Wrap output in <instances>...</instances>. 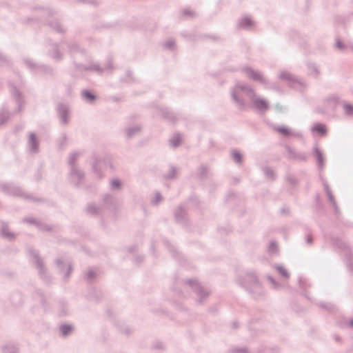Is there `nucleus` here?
I'll return each mask as SVG.
<instances>
[{
	"label": "nucleus",
	"instance_id": "obj_16",
	"mask_svg": "<svg viewBox=\"0 0 353 353\" xmlns=\"http://www.w3.org/2000/svg\"><path fill=\"white\" fill-rule=\"evenodd\" d=\"M278 131L283 133V134H287L289 133V130L287 128H280L278 129Z\"/></svg>",
	"mask_w": 353,
	"mask_h": 353
},
{
	"label": "nucleus",
	"instance_id": "obj_20",
	"mask_svg": "<svg viewBox=\"0 0 353 353\" xmlns=\"http://www.w3.org/2000/svg\"><path fill=\"white\" fill-rule=\"evenodd\" d=\"M350 325L353 327V319L352 321H350Z\"/></svg>",
	"mask_w": 353,
	"mask_h": 353
},
{
	"label": "nucleus",
	"instance_id": "obj_9",
	"mask_svg": "<svg viewBox=\"0 0 353 353\" xmlns=\"http://www.w3.org/2000/svg\"><path fill=\"white\" fill-rule=\"evenodd\" d=\"M61 269L60 270L61 272L64 274L65 277H68L70 274L72 272V269L71 266H61Z\"/></svg>",
	"mask_w": 353,
	"mask_h": 353
},
{
	"label": "nucleus",
	"instance_id": "obj_14",
	"mask_svg": "<svg viewBox=\"0 0 353 353\" xmlns=\"http://www.w3.org/2000/svg\"><path fill=\"white\" fill-rule=\"evenodd\" d=\"M233 158L234 159V161H236V162H241V156L239 153L236 152H233Z\"/></svg>",
	"mask_w": 353,
	"mask_h": 353
},
{
	"label": "nucleus",
	"instance_id": "obj_7",
	"mask_svg": "<svg viewBox=\"0 0 353 353\" xmlns=\"http://www.w3.org/2000/svg\"><path fill=\"white\" fill-rule=\"evenodd\" d=\"M97 276V272L94 270H89L86 274V279L89 281H94Z\"/></svg>",
	"mask_w": 353,
	"mask_h": 353
},
{
	"label": "nucleus",
	"instance_id": "obj_8",
	"mask_svg": "<svg viewBox=\"0 0 353 353\" xmlns=\"http://www.w3.org/2000/svg\"><path fill=\"white\" fill-rule=\"evenodd\" d=\"M3 353H17V348L12 345H8L3 347Z\"/></svg>",
	"mask_w": 353,
	"mask_h": 353
},
{
	"label": "nucleus",
	"instance_id": "obj_18",
	"mask_svg": "<svg viewBox=\"0 0 353 353\" xmlns=\"http://www.w3.org/2000/svg\"><path fill=\"white\" fill-rule=\"evenodd\" d=\"M112 185L113 187L119 188L120 186V182L117 180H114L112 181Z\"/></svg>",
	"mask_w": 353,
	"mask_h": 353
},
{
	"label": "nucleus",
	"instance_id": "obj_1",
	"mask_svg": "<svg viewBox=\"0 0 353 353\" xmlns=\"http://www.w3.org/2000/svg\"><path fill=\"white\" fill-rule=\"evenodd\" d=\"M185 283L192 289L196 296V302L199 304L203 303L209 297L210 292L196 279H188L185 281Z\"/></svg>",
	"mask_w": 353,
	"mask_h": 353
},
{
	"label": "nucleus",
	"instance_id": "obj_11",
	"mask_svg": "<svg viewBox=\"0 0 353 353\" xmlns=\"http://www.w3.org/2000/svg\"><path fill=\"white\" fill-rule=\"evenodd\" d=\"M313 130L321 134H324L325 132V127L321 124L315 125L313 127Z\"/></svg>",
	"mask_w": 353,
	"mask_h": 353
},
{
	"label": "nucleus",
	"instance_id": "obj_15",
	"mask_svg": "<svg viewBox=\"0 0 353 353\" xmlns=\"http://www.w3.org/2000/svg\"><path fill=\"white\" fill-rule=\"evenodd\" d=\"M83 94H84L85 97H86L88 99L93 100L94 99V95L88 92H85L83 93Z\"/></svg>",
	"mask_w": 353,
	"mask_h": 353
},
{
	"label": "nucleus",
	"instance_id": "obj_19",
	"mask_svg": "<svg viewBox=\"0 0 353 353\" xmlns=\"http://www.w3.org/2000/svg\"><path fill=\"white\" fill-rule=\"evenodd\" d=\"M35 139V137L34 135L30 136V139L33 141Z\"/></svg>",
	"mask_w": 353,
	"mask_h": 353
},
{
	"label": "nucleus",
	"instance_id": "obj_6",
	"mask_svg": "<svg viewBox=\"0 0 353 353\" xmlns=\"http://www.w3.org/2000/svg\"><path fill=\"white\" fill-rule=\"evenodd\" d=\"M72 327L68 325H62L59 330L63 336H66L72 331Z\"/></svg>",
	"mask_w": 353,
	"mask_h": 353
},
{
	"label": "nucleus",
	"instance_id": "obj_4",
	"mask_svg": "<svg viewBox=\"0 0 353 353\" xmlns=\"http://www.w3.org/2000/svg\"><path fill=\"white\" fill-rule=\"evenodd\" d=\"M268 280L270 283V287L273 290H281L282 288V285L276 281L272 276H268Z\"/></svg>",
	"mask_w": 353,
	"mask_h": 353
},
{
	"label": "nucleus",
	"instance_id": "obj_3",
	"mask_svg": "<svg viewBox=\"0 0 353 353\" xmlns=\"http://www.w3.org/2000/svg\"><path fill=\"white\" fill-rule=\"evenodd\" d=\"M275 270L284 279L289 278L290 274L285 266H275Z\"/></svg>",
	"mask_w": 353,
	"mask_h": 353
},
{
	"label": "nucleus",
	"instance_id": "obj_17",
	"mask_svg": "<svg viewBox=\"0 0 353 353\" xmlns=\"http://www.w3.org/2000/svg\"><path fill=\"white\" fill-rule=\"evenodd\" d=\"M252 23L251 21L248 19H244L242 21V26L250 25Z\"/></svg>",
	"mask_w": 353,
	"mask_h": 353
},
{
	"label": "nucleus",
	"instance_id": "obj_2",
	"mask_svg": "<svg viewBox=\"0 0 353 353\" xmlns=\"http://www.w3.org/2000/svg\"><path fill=\"white\" fill-rule=\"evenodd\" d=\"M244 285L253 293L258 292L260 289V284L257 278L252 274L247 275Z\"/></svg>",
	"mask_w": 353,
	"mask_h": 353
},
{
	"label": "nucleus",
	"instance_id": "obj_12",
	"mask_svg": "<svg viewBox=\"0 0 353 353\" xmlns=\"http://www.w3.org/2000/svg\"><path fill=\"white\" fill-rule=\"evenodd\" d=\"M229 353H247V350L245 348H234Z\"/></svg>",
	"mask_w": 353,
	"mask_h": 353
},
{
	"label": "nucleus",
	"instance_id": "obj_5",
	"mask_svg": "<svg viewBox=\"0 0 353 353\" xmlns=\"http://www.w3.org/2000/svg\"><path fill=\"white\" fill-rule=\"evenodd\" d=\"M254 106L260 110H265L268 108V104L265 101L257 99L254 101Z\"/></svg>",
	"mask_w": 353,
	"mask_h": 353
},
{
	"label": "nucleus",
	"instance_id": "obj_10",
	"mask_svg": "<svg viewBox=\"0 0 353 353\" xmlns=\"http://www.w3.org/2000/svg\"><path fill=\"white\" fill-rule=\"evenodd\" d=\"M248 75L250 78L253 79L254 80L261 79V75L259 72H254L251 70L248 71Z\"/></svg>",
	"mask_w": 353,
	"mask_h": 353
},
{
	"label": "nucleus",
	"instance_id": "obj_13",
	"mask_svg": "<svg viewBox=\"0 0 353 353\" xmlns=\"http://www.w3.org/2000/svg\"><path fill=\"white\" fill-rule=\"evenodd\" d=\"M344 109L347 114H353V106L351 105H345L344 106Z\"/></svg>",
	"mask_w": 353,
	"mask_h": 353
}]
</instances>
